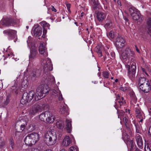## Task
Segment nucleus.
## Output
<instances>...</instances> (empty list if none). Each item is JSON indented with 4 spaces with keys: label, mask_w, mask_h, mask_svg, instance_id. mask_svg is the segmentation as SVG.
<instances>
[{
    "label": "nucleus",
    "mask_w": 151,
    "mask_h": 151,
    "mask_svg": "<svg viewBox=\"0 0 151 151\" xmlns=\"http://www.w3.org/2000/svg\"><path fill=\"white\" fill-rule=\"evenodd\" d=\"M145 116L144 115L142 116H141V117H142V118H139V119H140V122H142V121H143V119L145 118Z\"/></svg>",
    "instance_id": "e2e57ef3"
},
{
    "label": "nucleus",
    "mask_w": 151,
    "mask_h": 151,
    "mask_svg": "<svg viewBox=\"0 0 151 151\" xmlns=\"http://www.w3.org/2000/svg\"><path fill=\"white\" fill-rule=\"evenodd\" d=\"M42 63L44 64V69L45 70H52V65L51 64V60L47 58L45 60H43Z\"/></svg>",
    "instance_id": "9b49d317"
},
{
    "label": "nucleus",
    "mask_w": 151,
    "mask_h": 151,
    "mask_svg": "<svg viewBox=\"0 0 151 151\" xmlns=\"http://www.w3.org/2000/svg\"><path fill=\"white\" fill-rule=\"evenodd\" d=\"M45 143L48 145H52L56 143L57 136L56 133L54 131H48L44 138Z\"/></svg>",
    "instance_id": "f03ea898"
},
{
    "label": "nucleus",
    "mask_w": 151,
    "mask_h": 151,
    "mask_svg": "<svg viewBox=\"0 0 151 151\" xmlns=\"http://www.w3.org/2000/svg\"><path fill=\"white\" fill-rule=\"evenodd\" d=\"M91 4L93 9L95 10L97 9H99L101 7L98 0H91Z\"/></svg>",
    "instance_id": "f3484780"
},
{
    "label": "nucleus",
    "mask_w": 151,
    "mask_h": 151,
    "mask_svg": "<svg viewBox=\"0 0 151 151\" xmlns=\"http://www.w3.org/2000/svg\"><path fill=\"white\" fill-rule=\"evenodd\" d=\"M47 32V29L46 28H43V34L46 35Z\"/></svg>",
    "instance_id": "bf43d9fd"
},
{
    "label": "nucleus",
    "mask_w": 151,
    "mask_h": 151,
    "mask_svg": "<svg viewBox=\"0 0 151 151\" xmlns=\"http://www.w3.org/2000/svg\"><path fill=\"white\" fill-rule=\"evenodd\" d=\"M130 97L131 99V102L133 103V104L136 103L137 101V98L134 92H132L131 93Z\"/></svg>",
    "instance_id": "72a5a7b5"
},
{
    "label": "nucleus",
    "mask_w": 151,
    "mask_h": 151,
    "mask_svg": "<svg viewBox=\"0 0 151 151\" xmlns=\"http://www.w3.org/2000/svg\"><path fill=\"white\" fill-rule=\"evenodd\" d=\"M57 126L60 129H62L64 127V124L62 121H59L57 123Z\"/></svg>",
    "instance_id": "58836bf2"
},
{
    "label": "nucleus",
    "mask_w": 151,
    "mask_h": 151,
    "mask_svg": "<svg viewBox=\"0 0 151 151\" xmlns=\"http://www.w3.org/2000/svg\"><path fill=\"white\" fill-rule=\"evenodd\" d=\"M3 32L8 36L10 40H12L17 37V31L14 30L8 29L4 30Z\"/></svg>",
    "instance_id": "6e6552de"
},
{
    "label": "nucleus",
    "mask_w": 151,
    "mask_h": 151,
    "mask_svg": "<svg viewBox=\"0 0 151 151\" xmlns=\"http://www.w3.org/2000/svg\"><path fill=\"white\" fill-rule=\"evenodd\" d=\"M52 94L55 96H57L59 94H60V91L58 89L55 90L53 89L51 91Z\"/></svg>",
    "instance_id": "4c0bfd02"
},
{
    "label": "nucleus",
    "mask_w": 151,
    "mask_h": 151,
    "mask_svg": "<svg viewBox=\"0 0 151 151\" xmlns=\"http://www.w3.org/2000/svg\"><path fill=\"white\" fill-rule=\"evenodd\" d=\"M135 48L136 49V50L138 52V53H139L140 52V51L139 50V49H138L137 46V45H135Z\"/></svg>",
    "instance_id": "774afa93"
},
{
    "label": "nucleus",
    "mask_w": 151,
    "mask_h": 151,
    "mask_svg": "<svg viewBox=\"0 0 151 151\" xmlns=\"http://www.w3.org/2000/svg\"><path fill=\"white\" fill-rule=\"evenodd\" d=\"M147 32L151 37V17L148 18L146 22Z\"/></svg>",
    "instance_id": "412c9836"
},
{
    "label": "nucleus",
    "mask_w": 151,
    "mask_h": 151,
    "mask_svg": "<svg viewBox=\"0 0 151 151\" xmlns=\"http://www.w3.org/2000/svg\"><path fill=\"white\" fill-rule=\"evenodd\" d=\"M30 137L29 134H28L24 139V142L26 145L31 146L35 144L33 143V141Z\"/></svg>",
    "instance_id": "cd10ccee"
},
{
    "label": "nucleus",
    "mask_w": 151,
    "mask_h": 151,
    "mask_svg": "<svg viewBox=\"0 0 151 151\" xmlns=\"http://www.w3.org/2000/svg\"><path fill=\"white\" fill-rule=\"evenodd\" d=\"M101 49V47L99 46H97L95 48V51L98 53L99 57H101L102 56Z\"/></svg>",
    "instance_id": "c9c22d12"
},
{
    "label": "nucleus",
    "mask_w": 151,
    "mask_h": 151,
    "mask_svg": "<svg viewBox=\"0 0 151 151\" xmlns=\"http://www.w3.org/2000/svg\"><path fill=\"white\" fill-rule=\"evenodd\" d=\"M66 6L67 7V9L70 8V4L69 3L66 4Z\"/></svg>",
    "instance_id": "0e129e2a"
},
{
    "label": "nucleus",
    "mask_w": 151,
    "mask_h": 151,
    "mask_svg": "<svg viewBox=\"0 0 151 151\" xmlns=\"http://www.w3.org/2000/svg\"><path fill=\"white\" fill-rule=\"evenodd\" d=\"M123 121L124 125L127 129V131L129 134H131L132 133L131 130V125L130 124V122L126 117H123Z\"/></svg>",
    "instance_id": "ddd939ff"
},
{
    "label": "nucleus",
    "mask_w": 151,
    "mask_h": 151,
    "mask_svg": "<svg viewBox=\"0 0 151 151\" xmlns=\"http://www.w3.org/2000/svg\"><path fill=\"white\" fill-rule=\"evenodd\" d=\"M118 102V103L120 104V106H122L126 103L125 101L124 100V99L122 96H121L119 99V101Z\"/></svg>",
    "instance_id": "ea45409f"
},
{
    "label": "nucleus",
    "mask_w": 151,
    "mask_h": 151,
    "mask_svg": "<svg viewBox=\"0 0 151 151\" xmlns=\"http://www.w3.org/2000/svg\"><path fill=\"white\" fill-rule=\"evenodd\" d=\"M135 112L137 114L136 116L138 118H141V116L144 115L143 113L141 111L140 109L139 108H135Z\"/></svg>",
    "instance_id": "c85d7f7f"
},
{
    "label": "nucleus",
    "mask_w": 151,
    "mask_h": 151,
    "mask_svg": "<svg viewBox=\"0 0 151 151\" xmlns=\"http://www.w3.org/2000/svg\"><path fill=\"white\" fill-rule=\"evenodd\" d=\"M49 111H46L45 112L42 113L40 114L39 116L40 119L42 121L45 122L46 118L45 116H48V112Z\"/></svg>",
    "instance_id": "7c9ffc66"
},
{
    "label": "nucleus",
    "mask_w": 151,
    "mask_h": 151,
    "mask_svg": "<svg viewBox=\"0 0 151 151\" xmlns=\"http://www.w3.org/2000/svg\"><path fill=\"white\" fill-rule=\"evenodd\" d=\"M131 145L130 149L129 151H133V148L134 147V145L133 144V141L132 140L131 141Z\"/></svg>",
    "instance_id": "864d4df0"
},
{
    "label": "nucleus",
    "mask_w": 151,
    "mask_h": 151,
    "mask_svg": "<svg viewBox=\"0 0 151 151\" xmlns=\"http://www.w3.org/2000/svg\"><path fill=\"white\" fill-rule=\"evenodd\" d=\"M139 88L144 93H147L151 90V81H150L144 85L139 86Z\"/></svg>",
    "instance_id": "1a4fd4ad"
},
{
    "label": "nucleus",
    "mask_w": 151,
    "mask_h": 151,
    "mask_svg": "<svg viewBox=\"0 0 151 151\" xmlns=\"http://www.w3.org/2000/svg\"><path fill=\"white\" fill-rule=\"evenodd\" d=\"M35 92L33 91H31L29 93L24 92L23 95L20 102L22 104H24L30 102L35 96Z\"/></svg>",
    "instance_id": "20e7f679"
},
{
    "label": "nucleus",
    "mask_w": 151,
    "mask_h": 151,
    "mask_svg": "<svg viewBox=\"0 0 151 151\" xmlns=\"http://www.w3.org/2000/svg\"><path fill=\"white\" fill-rule=\"evenodd\" d=\"M118 101H116V102H115V105H114V106L115 107L116 109L117 110L118 109H117L119 108H121V107L122 106H120V104L119 103H118Z\"/></svg>",
    "instance_id": "a18cd8bd"
},
{
    "label": "nucleus",
    "mask_w": 151,
    "mask_h": 151,
    "mask_svg": "<svg viewBox=\"0 0 151 151\" xmlns=\"http://www.w3.org/2000/svg\"><path fill=\"white\" fill-rule=\"evenodd\" d=\"M97 18L99 21L102 22L106 18V14L102 12H98L96 14Z\"/></svg>",
    "instance_id": "dca6fc26"
},
{
    "label": "nucleus",
    "mask_w": 151,
    "mask_h": 151,
    "mask_svg": "<svg viewBox=\"0 0 151 151\" xmlns=\"http://www.w3.org/2000/svg\"><path fill=\"white\" fill-rule=\"evenodd\" d=\"M120 89L124 92L126 91H128L129 89V87L128 86H126L122 87L120 88Z\"/></svg>",
    "instance_id": "c03bdc74"
},
{
    "label": "nucleus",
    "mask_w": 151,
    "mask_h": 151,
    "mask_svg": "<svg viewBox=\"0 0 151 151\" xmlns=\"http://www.w3.org/2000/svg\"><path fill=\"white\" fill-rule=\"evenodd\" d=\"M57 96L58 97L59 100H62L63 99L61 93H60V94H59Z\"/></svg>",
    "instance_id": "6e6d98bb"
},
{
    "label": "nucleus",
    "mask_w": 151,
    "mask_h": 151,
    "mask_svg": "<svg viewBox=\"0 0 151 151\" xmlns=\"http://www.w3.org/2000/svg\"><path fill=\"white\" fill-rule=\"evenodd\" d=\"M5 145V142L3 139H0V147H3Z\"/></svg>",
    "instance_id": "49530a36"
},
{
    "label": "nucleus",
    "mask_w": 151,
    "mask_h": 151,
    "mask_svg": "<svg viewBox=\"0 0 151 151\" xmlns=\"http://www.w3.org/2000/svg\"><path fill=\"white\" fill-rule=\"evenodd\" d=\"M48 114H48V116H47L48 118L46 119L45 122L49 123H53L55 120V118L49 111H48Z\"/></svg>",
    "instance_id": "a878e982"
},
{
    "label": "nucleus",
    "mask_w": 151,
    "mask_h": 151,
    "mask_svg": "<svg viewBox=\"0 0 151 151\" xmlns=\"http://www.w3.org/2000/svg\"><path fill=\"white\" fill-rule=\"evenodd\" d=\"M102 2L104 5V9L106 10H107L108 9V4L107 1H103V0H102Z\"/></svg>",
    "instance_id": "37998d69"
},
{
    "label": "nucleus",
    "mask_w": 151,
    "mask_h": 151,
    "mask_svg": "<svg viewBox=\"0 0 151 151\" xmlns=\"http://www.w3.org/2000/svg\"><path fill=\"white\" fill-rule=\"evenodd\" d=\"M25 127V125L24 124V125H21L20 126V129L19 130H17V131L19 132H22L24 129Z\"/></svg>",
    "instance_id": "8fccbe9b"
},
{
    "label": "nucleus",
    "mask_w": 151,
    "mask_h": 151,
    "mask_svg": "<svg viewBox=\"0 0 151 151\" xmlns=\"http://www.w3.org/2000/svg\"><path fill=\"white\" fill-rule=\"evenodd\" d=\"M29 134L30 136V138H31L33 141V143L35 144L39 140V135L37 133H33Z\"/></svg>",
    "instance_id": "393cba45"
},
{
    "label": "nucleus",
    "mask_w": 151,
    "mask_h": 151,
    "mask_svg": "<svg viewBox=\"0 0 151 151\" xmlns=\"http://www.w3.org/2000/svg\"><path fill=\"white\" fill-rule=\"evenodd\" d=\"M41 108L40 106L37 104L33 105L30 109L29 114L32 115H35L37 113L40 112Z\"/></svg>",
    "instance_id": "0eeeda50"
},
{
    "label": "nucleus",
    "mask_w": 151,
    "mask_h": 151,
    "mask_svg": "<svg viewBox=\"0 0 151 151\" xmlns=\"http://www.w3.org/2000/svg\"><path fill=\"white\" fill-rule=\"evenodd\" d=\"M135 138L138 147L140 149H142L143 148V142L142 137L139 134H137L136 135Z\"/></svg>",
    "instance_id": "aec40b11"
},
{
    "label": "nucleus",
    "mask_w": 151,
    "mask_h": 151,
    "mask_svg": "<svg viewBox=\"0 0 151 151\" xmlns=\"http://www.w3.org/2000/svg\"><path fill=\"white\" fill-rule=\"evenodd\" d=\"M3 23L7 26H14L16 24V20L14 19L9 18L4 19Z\"/></svg>",
    "instance_id": "f8f14e48"
},
{
    "label": "nucleus",
    "mask_w": 151,
    "mask_h": 151,
    "mask_svg": "<svg viewBox=\"0 0 151 151\" xmlns=\"http://www.w3.org/2000/svg\"><path fill=\"white\" fill-rule=\"evenodd\" d=\"M39 51L41 54L44 57H46L48 55L47 48L43 44L41 43L39 48Z\"/></svg>",
    "instance_id": "4468645a"
},
{
    "label": "nucleus",
    "mask_w": 151,
    "mask_h": 151,
    "mask_svg": "<svg viewBox=\"0 0 151 151\" xmlns=\"http://www.w3.org/2000/svg\"><path fill=\"white\" fill-rule=\"evenodd\" d=\"M117 113L118 114V117L120 118L121 120L123 119V117H126L125 112L122 110H120L117 109Z\"/></svg>",
    "instance_id": "c756f323"
},
{
    "label": "nucleus",
    "mask_w": 151,
    "mask_h": 151,
    "mask_svg": "<svg viewBox=\"0 0 151 151\" xmlns=\"http://www.w3.org/2000/svg\"><path fill=\"white\" fill-rule=\"evenodd\" d=\"M71 142V141L69 137L67 136L63 139L62 142V145L64 146H67L70 144Z\"/></svg>",
    "instance_id": "bb28decb"
},
{
    "label": "nucleus",
    "mask_w": 151,
    "mask_h": 151,
    "mask_svg": "<svg viewBox=\"0 0 151 151\" xmlns=\"http://www.w3.org/2000/svg\"><path fill=\"white\" fill-rule=\"evenodd\" d=\"M49 90L50 89L47 86H39L36 90L34 99L35 100L37 101L42 98L46 96V94L48 93Z\"/></svg>",
    "instance_id": "f257e3e1"
},
{
    "label": "nucleus",
    "mask_w": 151,
    "mask_h": 151,
    "mask_svg": "<svg viewBox=\"0 0 151 151\" xmlns=\"http://www.w3.org/2000/svg\"><path fill=\"white\" fill-rule=\"evenodd\" d=\"M107 36L110 39H113L114 37V32L113 31H111L107 33Z\"/></svg>",
    "instance_id": "e433bc0d"
},
{
    "label": "nucleus",
    "mask_w": 151,
    "mask_h": 151,
    "mask_svg": "<svg viewBox=\"0 0 151 151\" xmlns=\"http://www.w3.org/2000/svg\"><path fill=\"white\" fill-rule=\"evenodd\" d=\"M105 27L106 29L111 28L112 27V23L111 21L109 19H106L105 21Z\"/></svg>",
    "instance_id": "473e14b6"
},
{
    "label": "nucleus",
    "mask_w": 151,
    "mask_h": 151,
    "mask_svg": "<svg viewBox=\"0 0 151 151\" xmlns=\"http://www.w3.org/2000/svg\"><path fill=\"white\" fill-rule=\"evenodd\" d=\"M125 40L123 37H117L116 39L115 45L118 48H122L124 46Z\"/></svg>",
    "instance_id": "9d476101"
},
{
    "label": "nucleus",
    "mask_w": 151,
    "mask_h": 151,
    "mask_svg": "<svg viewBox=\"0 0 151 151\" xmlns=\"http://www.w3.org/2000/svg\"><path fill=\"white\" fill-rule=\"evenodd\" d=\"M28 83L27 80L23 81L22 83V87L24 88H26L28 85Z\"/></svg>",
    "instance_id": "79ce46f5"
},
{
    "label": "nucleus",
    "mask_w": 151,
    "mask_h": 151,
    "mask_svg": "<svg viewBox=\"0 0 151 151\" xmlns=\"http://www.w3.org/2000/svg\"><path fill=\"white\" fill-rule=\"evenodd\" d=\"M52 11L55 12H56L57 10L55 9L54 8V6H52Z\"/></svg>",
    "instance_id": "338daca9"
},
{
    "label": "nucleus",
    "mask_w": 151,
    "mask_h": 151,
    "mask_svg": "<svg viewBox=\"0 0 151 151\" xmlns=\"http://www.w3.org/2000/svg\"><path fill=\"white\" fill-rule=\"evenodd\" d=\"M144 149L145 151H151L150 147L147 145H145Z\"/></svg>",
    "instance_id": "603ef678"
},
{
    "label": "nucleus",
    "mask_w": 151,
    "mask_h": 151,
    "mask_svg": "<svg viewBox=\"0 0 151 151\" xmlns=\"http://www.w3.org/2000/svg\"><path fill=\"white\" fill-rule=\"evenodd\" d=\"M42 28L40 26H37L35 27L33 31V36L36 37L37 36H40L42 34Z\"/></svg>",
    "instance_id": "a211bd4d"
},
{
    "label": "nucleus",
    "mask_w": 151,
    "mask_h": 151,
    "mask_svg": "<svg viewBox=\"0 0 151 151\" xmlns=\"http://www.w3.org/2000/svg\"><path fill=\"white\" fill-rule=\"evenodd\" d=\"M29 151H39V149L37 148H31L29 150Z\"/></svg>",
    "instance_id": "4d7b16f0"
},
{
    "label": "nucleus",
    "mask_w": 151,
    "mask_h": 151,
    "mask_svg": "<svg viewBox=\"0 0 151 151\" xmlns=\"http://www.w3.org/2000/svg\"><path fill=\"white\" fill-rule=\"evenodd\" d=\"M37 50L34 49L30 50V53L29 55V63H31L36 58Z\"/></svg>",
    "instance_id": "2eb2a0df"
},
{
    "label": "nucleus",
    "mask_w": 151,
    "mask_h": 151,
    "mask_svg": "<svg viewBox=\"0 0 151 151\" xmlns=\"http://www.w3.org/2000/svg\"><path fill=\"white\" fill-rule=\"evenodd\" d=\"M129 11L132 18L134 20H138L139 22L143 21V17L137 9L134 7H131L129 8Z\"/></svg>",
    "instance_id": "7ed1b4c3"
},
{
    "label": "nucleus",
    "mask_w": 151,
    "mask_h": 151,
    "mask_svg": "<svg viewBox=\"0 0 151 151\" xmlns=\"http://www.w3.org/2000/svg\"><path fill=\"white\" fill-rule=\"evenodd\" d=\"M78 148L76 147L72 146L69 149V151H77Z\"/></svg>",
    "instance_id": "de8ad7c7"
},
{
    "label": "nucleus",
    "mask_w": 151,
    "mask_h": 151,
    "mask_svg": "<svg viewBox=\"0 0 151 151\" xmlns=\"http://www.w3.org/2000/svg\"><path fill=\"white\" fill-rule=\"evenodd\" d=\"M103 76L105 78H108L109 77V73L107 71L104 72L103 73Z\"/></svg>",
    "instance_id": "09e8293b"
},
{
    "label": "nucleus",
    "mask_w": 151,
    "mask_h": 151,
    "mask_svg": "<svg viewBox=\"0 0 151 151\" xmlns=\"http://www.w3.org/2000/svg\"><path fill=\"white\" fill-rule=\"evenodd\" d=\"M40 24L43 26V28H44L46 29H49L50 25L45 21H43L40 23Z\"/></svg>",
    "instance_id": "f704fd0d"
},
{
    "label": "nucleus",
    "mask_w": 151,
    "mask_h": 151,
    "mask_svg": "<svg viewBox=\"0 0 151 151\" xmlns=\"http://www.w3.org/2000/svg\"><path fill=\"white\" fill-rule=\"evenodd\" d=\"M10 101V97L9 96H7L6 101H4V104L5 105H7Z\"/></svg>",
    "instance_id": "3c124183"
},
{
    "label": "nucleus",
    "mask_w": 151,
    "mask_h": 151,
    "mask_svg": "<svg viewBox=\"0 0 151 151\" xmlns=\"http://www.w3.org/2000/svg\"><path fill=\"white\" fill-rule=\"evenodd\" d=\"M35 129V128L33 126V125L30 126L28 128V130L30 131H32Z\"/></svg>",
    "instance_id": "5fc2aeb1"
},
{
    "label": "nucleus",
    "mask_w": 151,
    "mask_h": 151,
    "mask_svg": "<svg viewBox=\"0 0 151 151\" xmlns=\"http://www.w3.org/2000/svg\"><path fill=\"white\" fill-rule=\"evenodd\" d=\"M126 67L128 68L127 75L129 78L132 81H134L135 78L136 66L132 64L131 65V68L130 65H127Z\"/></svg>",
    "instance_id": "39448f33"
},
{
    "label": "nucleus",
    "mask_w": 151,
    "mask_h": 151,
    "mask_svg": "<svg viewBox=\"0 0 151 151\" xmlns=\"http://www.w3.org/2000/svg\"><path fill=\"white\" fill-rule=\"evenodd\" d=\"M111 55L112 58H114L115 56V54L114 52H111Z\"/></svg>",
    "instance_id": "680f3d73"
},
{
    "label": "nucleus",
    "mask_w": 151,
    "mask_h": 151,
    "mask_svg": "<svg viewBox=\"0 0 151 151\" xmlns=\"http://www.w3.org/2000/svg\"><path fill=\"white\" fill-rule=\"evenodd\" d=\"M122 138L123 139L124 142L127 145V147L130 145L131 143V141L129 138V136L125 132H124L122 134Z\"/></svg>",
    "instance_id": "4be33fe9"
},
{
    "label": "nucleus",
    "mask_w": 151,
    "mask_h": 151,
    "mask_svg": "<svg viewBox=\"0 0 151 151\" xmlns=\"http://www.w3.org/2000/svg\"><path fill=\"white\" fill-rule=\"evenodd\" d=\"M148 80H147V79L144 77H141L139 78V84H140L139 86H141L142 85H144L145 84V83H146L148 81H149Z\"/></svg>",
    "instance_id": "2f4dec72"
},
{
    "label": "nucleus",
    "mask_w": 151,
    "mask_h": 151,
    "mask_svg": "<svg viewBox=\"0 0 151 151\" xmlns=\"http://www.w3.org/2000/svg\"><path fill=\"white\" fill-rule=\"evenodd\" d=\"M41 72V70L40 69L35 70L31 73L30 75L32 78H35L40 76Z\"/></svg>",
    "instance_id": "5701e85b"
},
{
    "label": "nucleus",
    "mask_w": 151,
    "mask_h": 151,
    "mask_svg": "<svg viewBox=\"0 0 151 151\" xmlns=\"http://www.w3.org/2000/svg\"><path fill=\"white\" fill-rule=\"evenodd\" d=\"M148 132L150 135L151 136V126L149 128Z\"/></svg>",
    "instance_id": "69168bd1"
},
{
    "label": "nucleus",
    "mask_w": 151,
    "mask_h": 151,
    "mask_svg": "<svg viewBox=\"0 0 151 151\" xmlns=\"http://www.w3.org/2000/svg\"><path fill=\"white\" fill-rule=\"evenodd\" d=\"M134 125L136 129V132L138 133H139V130L138 129V125L135 124H134Z\"/></svg>",
    "instance_id": "13d9d810"
},
{
    "label": "nucleus",
    "mask_w": 151,
    "mask_h": 151,
    "mask_svg": "<svg viewBox=\"0 0 151 151\" xmlns=\"http://www.w3.org/2000/svg\"><path fill=\"white\" fill-rule=\"evenodd\" d=\"M122 56L124 59L127 58L132 60H134L133 58L135 57V55L133 51H132L129 48H127L126 49L124 53L122 54Z\"/></svg>",
    "instance_id": "423d86ee"
},
{
    "label": "nucleus",
    "mask_w": 151,
    "mask_h": 151,
    "mask_svg": "<svg viewBox=\"0 0 151 151\" xmlns=\"http://www.w3.org/2000/svg\"><path fill=\"white\" fill-rule=\"evenodd\" d=\"M9 144L11 146L12 150L14 149V143L13 139L11 138L9 139Z\"/></svg>",
    "instance_id": "a19ab883"
},
{
    "label": "nucleus",
    "mask_w": 151,
    "mask_h": 151,
    "mask_svg": "<svg viewBox=\"0 0 151 151\" xmlns=\"http://www.w3.org/2000/svg\"><path fill=\"white\" fill-rule=\"evenodd\" d=\"M120 97L121 96L118 94L116 97V101H119V99H120Z\"/></svg>",
    "instance_id": "052dcab7"
},
{
    "label": "nucleus",
    "mask_w": 151,
    "mask_h": 151,
    "mask_svg": "<svg viewBox=\"0 0 151 151\" xmlns=\"http://www.w3.org/2000/svg\"><path fill=\"white\" fill-rule=\"evenodd\" d=\"M60 113L67 116L68 114V109L65 105H62L59 109Z\"/></svg>",
    "instance_id": "6ab92c4d"
},
{
    "label": "nucleus",
    "mask_w": 151,
    "mask_h": 151,
    "mask_svg": "<svg viewBox=\"0 0 151 151\" xmlns=\"http://www.w3.org/2000/svg\"><path fill=\"white\" fill-rule=\"evenodd\" d=\"M72 121L70 119H66L65 120L66 129L68 133H70L72 129Z\"/></svg>",
    "instance_id": "b1692460"
}]
</instances>
